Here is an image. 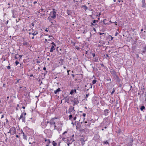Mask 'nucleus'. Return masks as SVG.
<instances>
[{"label": "nucleus", "mask_w": 146, "mask_h": 146, "mask_svg": "<svg viewBox=\"0 0 146 146\" xmlns=\"http://www.w3.org/2000/svg\"><path fill=\"white\" fill-rule=\"evenodd\" d=\"M21 80L20 79L19 80V79L17 80V82H16V84H17V83H19V80Z\"/></svg>", "instance_id": "obj_39"}, {"label": "nucleus", "mask_w": 146, "mask_h": 146, "mask_svg": "<svg viewBox=\"0 0 146 146\" xmlns=\"http://www.w3.org/2000/svg\"><path fill=\"white\" fill-rule=\"evenodd\" d=\"M11 130H10L9 131V132H8V133H10V134H11Z\"/></svg>", "instance_id": "obj_52"}, {"label": "nucleus", "mask_w": 146, "mask_h": 146, "mask_svg": "<svg viewBox=\"0 0 146 146\" xmlns=\"http://www.w3.org/2000/svg\"><path fill=\"white\" fill-rule=\"evenodd\" d=\"M97 82V80H94L92 82V83L93 84H95Z\"/></svg>", "instance_id": "obj_26"}, {"label": "nucleus", "mask_w": 146, "mask_h": 146, "mask_svg": "<svg viewBox=\"0 0 146 146\" xmlns=\"http://www.w3.org/2000/svg\"><path fill=\"white\" fill-rule=\"evenodd\" d=\"M82 7L85 10L87 9V7L85 5H82Z\"/></svg>", "instance_id": "obj_17"}, {"label": "nucleus", "mask_w": 146, "mask_h": 146, "mask_svg": "<svg viewBox=\"0 0 146 146\" xmlns=\"http://www.w3.org/2000/svg\"><path fill=\"white\" fill-rule=\"evenodd\" d=\"M37 3V2L36 1H35L33 3H34V4H36V3Z\"/></svg>", "instance_id": "obj_47"}, {"label": "nucleus", "mask_w": 146, "mask_h": 146, "mask_svg": "<svg viewBox=\"0 0 146 146\" xmlns=\"http://www.w3.org/2000/svg\"><path fill=\"white\" fill-rule=\"evenodd\" d=\"M67 132L66 131H65L63 133V135L65 134V133H67Z\"/></svg>", "instance_id": "obj_58"}, {"label": "nucleus", "mask_w": 146, "mask_h": 146, "mask_svg": "<svg viewBox=\"0 0 146 146\" xmlns=\"http://www.w3.org/2000/svg\"><path fill=\"white\" fill-rule=\"evenodd\" d=\"M73 90L74 91V92H76V90Z\"/></svg>", "instance_id": "obj_63"}, {"label": "nucleus", "mask_w": 146, "mask_h": 146, "mask_svg": "<svg viewBox=\"0 0 146 146\" xmlns=\"http://www.w3.org/2000/svg\"><path fill=\"white\" fill-rule=\"evenodd\" d=\"M145 108L143 106H141L140 108V110L141 111H143V110L145 109Z\"/></svg>", "instance_id": "obj_21"}, {"label": "nucleus", "mask_w": 146, "mask_h": 146, "mask_svg": "<svg viewBox=\"0 0 146 146\" xmlns=\"http://www.w3.org/2000/svg\"><path fill=\"white\" fill-rule=\"evenodd\" d=\"M50 17L53 19H54L56 18V13L55 9H53L52 11L50 12Z\"/></svg>", "instance_id": "obj_3"}, {"label": "nucleus", "mask_w": 146, "mask_h": 146, "mask_svg": "<svg viewBox=\"0 0 146 146\" xmlns=\"http://www.w3.org/2000/svg\"><path fill=\"white\" fill-rule=\"evenodd\" d=\"M60 91V88H58L56 90H54V93L55 94H57V92Z\"/></svg>", "instance_id": "obj_15"}, {"label": "nucleus", "mask_w": 146, "mask_h": 146, "mask_svg": "<svg viewBox=\"0 0 146 146\" xmlns=\"http://www.w3.org/2000/svg\"><path fill=\"white\" fill-rule=\"evenodd\" d=\"M38 34V33L37 31H36L35 32H32L31 34L32 35L34 36L35 35H37Z\"/></svg>", "instance_id": "obj_13"}, {"label": "nucleus", "mask_w": 146, "mask_h": 146, "mask_svg": "<svg viewBox=\"0 0 146 146\" xmlns=\"http://www.w3.org/2000/svg\"><path fill=\"white\" fill-rule=\"evenodd\" d=\"M86 114L85 113H83L82 115L84 117H85L86 116Z\"/></svg>", "instance_id": "obj_42"}, {"label": "nucleus", "mask_w": 146, "mask_h": 146, "mask_svg": "<svg viewBox=\"0 0 146 146\" xmlns=\"http://www.w3.org/2000/svg\"><path fill=\"white\" fill-rule=\"evenodd\" d=\"M75 104H75L74 103V104H73V107H74V106Z\"/></svg>", "instance_id": "obj_55"}, {"label": "nucleus", "mask_w": 146, "mask_h": 146, "mask_svg": "<svg viewBox=\"0 0 146 146\" xmlns=\"http://www.w3.org/2000/svg\"><path fill=\"white\" fill-rule=\"evenodd\" d=\"M110 111L108 109H106L104 110V114L105 116H106L108 115V113H109Z\"/></svg>", "instance_id": "obj_9"}, {"label": "nucleus", "mask_w": 146, "mask_h": 146, "mask_svg": "<svg viewBox=\"0 0 146 146\" xmlns=\"http://www.w3.org/2000/svg\"><path fill=\"white\" fill-rule=\"evenodd\" d=\"M7 68L8 69H10L11 68V67L9 66H7Z\"/></svg>", "instance_id": "obj_38"}, {"label": "nucleus", "mask_w": 146, "mask_h": 146, "mask_svg": "<svg viewBox=\"0 0 146 146\" xmlns=\"http://www.w3.org/2000/svg\"><path fill=\"white\" fill-rule=\"evenodd\" d=\"M74 107L70 106L68 110V113L70 115L69 116V120L72 121V114H74L75 113V110H74Z\"/></svg>", "instance_id": "obj_1"}, {"label": "nucleus", "mask_w": 146, "mask_h": 146, "mask_svg": "<svg viewBox=\"0 0 146 146\" xmlns=\"http://www.w3.org/2000/svg\"><path fill=\"white\" fill-rule=\"evenodd\" d=\"M5 84H3V87H5Z\"/></svg>", "instance_id": "obj_61"}, {"label": "nucleus", "mask_w": 146, "mask_h": 146, "mask_svg": "<svg viewBox=\"0 0 146 146\" xmlns=\"http://www.w3.org/2000/svg\"><path fill=\"white\" fill-rule=\"evenodd\" d=\"M89 94H86V96L85 97V98H87L88 96H89Z\"/></svg>", "instance_id": "obj_33"}, {"label": "nucleus", "mask_w": 146, "mask_h": 146, "mask_svg": "<svg viewBox=\"0 0 146 146\" xmlns=\"http://www.w3.org/2000/svg\"><path fill=\"white\" fill-rule=\"evenodd\" d=\"M90 124H91V123H88L87 124H85V125L86 126H90Z\"/></svg>", "instance_id": "obj_32"}, {"label": "nucleus", "mask_w": 146, "mask_h": 146, "mask_svg": "<svg viewBox=\"0 0 146 146\" xmlns=\"http://www.w3.org/2000/svg\"><path fill=\"white\" fill-rule=\"evenodd\" d=\"M111 73L113 76H117V77L116 76V73L115 71L114 70L112 71L111 72Z\"/></svg>", "instance_id": "obj_11"}, {"label": "nucleus", "mask_w": 146, "mask_h": 146, "mask_svg": "<svg viewBox=\"0 0 146 146\" xmlns=\"http://www.w3.org/2000/svg\"><path fill=\"white\" fill-rule=\"evenodd\" d=\"M82 122H81V123H79V122H78L77 123V126H81V124H82Z\"/></svg>", "instance_id": "obj_24"}, {"label": "nucleus", "mask_w": 146, "mask_h": 146, "mask_svg": "<svg viewBox=\"0 0 146 146\" xmlns=\"http://www.w3.org/2000/svg\"><path fill=\"white\" fill-rule=\"evenodd\" d=\"M106 19H105L103 21V23H104V24L105 25H106V23L105 22V21H106Z\"/></svg>", "instance_id": "obj_40"}, {"label": "nucleus", "mask_w": 146, "mask_h": 146, "mask_svg": "<svg viewBox=\"0 0 146 146\" xmlns=\"http://www.w3.org/2000/svg\"><path fill=\"white\" fill-rule=\"evenodd\" d=\"M107 80L109 82V83H110L111 81V79L109 78V79H107Z\"/></svg>", "instance_id": "obj_34"}, {"label": "nucleus", "mask_w": 146, "mask_h": 146, "mask_svg": "<svg viewBox=\"0 0 146 146\" xmlns=\"http://www.w3.org/2000/svg\"><path fill=\"white\" fill-rule=\"evenodd\" d=\"M94 61L95 62H97L98 61V57H96L94 58Z\"/></svg>", "instance_id": "obj_20"}, {"label": "nucleus", "mask_w": 146, "mask_h": 146, "mask_svg": "<svg viewBox=\"0 0 146 146\" xmlns=\"http://www.w3.org/2000/svg\"><path fill=\"white\" fill-rule=\"evenodd\" d=\"M15 63L16 65L17 66L18 64H19V62L18 61H17L15 62Z\"/></svg>", "instance_id": "obj_31"}, {"label": "nucleus", "mask_w": 146, "mask_h": 146, "mask_svg": "<svg viewBox=\"0 0 146 146\" xmlns=\"http://www.w3.org/2000/svg\"><path fill=\"white\" fill-rule=\"evenodd\" d=\"M20 66H22V67H23V64H20Z\"/></svg>", "instance_id": "obj_60"}, {"label": "nucleus", "mask_w": 146, "mask_h": 146, "mask_svg": "<svg viewBox=\"0 0 146 146\" xmlns=\"http://www.w3.org/2000/svg\"><path fill=\"white\" fill-rule=\"evenodd\" d=\"M104 144H107L109 143L107 141H105L103 142Z\"/></svg>", "instance_id": "obj_29"}, {"label": "nucleus", "mask_w": 146, "mask_h": 146, "mask_svg": "<svg viewBox=\"0 0 146 146\" xmlns=\"http://www.w3.org/2000/svg\"><path fill=\"white\" fill-rule=\"evenodd\" d=\"M51 44H52V45H56L53 42H52L51 43Z\"/></svg>", "instance_id": "obj_46"}, {"label": "nucleus", "mask_w": 146, "mask_h": 146, "mask_svg": "<svg viewBox=\"0 0 146 146\" xmlns=\"http://www.w3.org/2000/svg\"><path fill=\"white\" fill-rule=\"evenodd\" d=\"M111 40H112L113 39V37H112L111 36Z\"/></svg>", "instance_id": "obj_54"}, {"label": "nucleus", "mask_w": 146, "mask_h": 146, "mask_svg": "<svg viewBox=\"0 0 146 146\" xmlns=\"http://www.w3.org/2000/svg\"><path fill=\"white\" fill-rule=\"evenodd\" d=\"M76 48L77 50H78L79 49V48L78 46H76Z\"/></svg>", "instance_id": "obj_43"}, {"label": "nucleus", "mask_w": 146, "mask_h": 146, "mask_svg": "<svg viewBox=\"0 0 146 146\" xmlns=\"http://www.w3.org/2000/svg\"><path fill=\"white\" fill-rule=\"evenodd\" d=\"M41 125L42 127L43 128H45L47 126L44 123V122L42 123Z\"/></svg>", "instance_id": "obj_14"}, {"label": "nucleus", "mask_w": 146, "mask_h": 146, "mask_svg": "<svg viewBox=\"0 0 146 146\" xmlns=\"http://www.w3.org/2000/svg\"><path fill=\"white\" fill-rule=\"evenodd\" d=\"M56 119V118L54 117L51 119L49 121V123L50 124V128H52V125H54V128H52V130L55 129H56V126L55 125V122L54 119Z\"/></svg>", "instance_id": "obj_2"}, {"label": "nucleus", "mask_w": 146, "mask_h": 146, "mask_svg": "<svg viewBox=\"0 0 146 146\" xmlns=\"http://www.w3.org/2000/svg\"><path fill=\"white\" fill-rule=\"evenodd\" d=\"M56 46V45H52L51 46V48L50 50V52H52L55 49V47Z\"/></svg>", "instance_id": "obj_10"}, {"label": "nucleus", "mask_w": 146, "mask_h": 146, "mask_svg": "<svg viewBox=\"0 0 146 146\" xmlns=\"http://www.w3.org/2000/svg\"><path fill=\"white\" fill-rule=\"evenodd\" d=\"M43 10H44V9H40L39 10V11H40L41 12V11H43Z\"/></svg>", "instance_id": "obj_50"}, {"label": "nucleus", "mask_w": 146, "mask_h": 146, "mask_svg": "<svg viewBox=\"0 0 146 146\" xmlns=\"http://www.w3.org/2000/svg\"><path fill=\"white\" fill-rule=\"evenodd\" d=\"M26 113H22L21 115V116L19 119H22L23 121L25 122V116L23 117V116L24 115L25 116L26 115Z\"/></svg>", "instance_id": "obj_5"}, {"label": "nucleus", "mask_w": 146, "mask_h": 146, "mask_svg": "<svg viewBox=\"0 0 146 146\" xmlns=\"http://www.w3.org/2000/svg\"><path fill=\"white\" fill-rule=\"evenodd\" d=\"M43 70L46 71V68L45 67H44L43 68Z\"/></svg>", "instance_id": "obj_48"}, {"label": "nucleus", "mask_w": 146, "mask_h": 146, "mask_svg": "<svg viewBox=\"0 0 146 146\" xmlns=\"http://www.w3.org/2000/svg\"><path fill=\"white\" fill-rule=\"evenodd\" d=\"M52 144L53 145V146H56L57 143H55L54 141H53L52 142Z\"/></svg>", "instance_id": "obj_27"}, {"label": "nucleus", "mask_w": 146, "mask_h": 146, "mask_svg": "<svg viewBox=\"0 0 146 146\" xmlns=\"http://www.w3.org/2000/svg\"><path fill=\"white\" fill-rule=\"evenodd\" d=\"M104 34V33H99V34L100 35H103V34Z\"/></svg>", "instance_id": "obj_49"}, {"label": "nucleus", "mask_w": 146, "mask_h": 146, "mask_svg": "<svg viewBox=\"0 0 146 146\" xmlns=\"http://www.w3.org/2000/svg\"><path fill=\"white\" fill-rule=\"evenodd\" d=\"M73 90H71V91L70 92V94H73L74 93V91Z\"/></svg>", "instance_id": "obj_30"}, {"label": "nucleus", "mask_w": 146, "mask_h": 146, "mask_svg": "<svg viewBox=\"0 0 146 146\" xmlns=\"http://www.w3.org/2000/svg\"><path fill=\"white\" fill-rule=\"evenodd\" d=\"M76 127L77 130L79 131L80 132H82L84 130V129L82 128L81 126H76Z\"/></svg>", "instance_id": "obj_8"}, {"label": "nucleus", "mask_w": 146, "mask_h": 146, "mask_svg": "<svg viewBox=\"0 0 146 146\" xmlns=\"http://www.w3.org/2000/svg\"><path fill=\"white\" fill-rule=\"evenodd\" d=\"M115 92V88H113V91H112V92H111V95H112L113 93Z\"/></svg>", "instance_id": "obj_28"}, {"label": "nucleus", "mask_w": 146, "mask_h": 146, "mask_svg": "<svg viewBox=\"0 0 146 146\" xmlns=\"http://www.w3.org/2000/svg\"><path fill=\"white\" fill-rule=\"evenodd\" d=\"M133 142V140L132 139L130 140L129 143H128V146H132Z\"/></svg>", "instance_id": "obj_16"}, {"label": "nucleus", "mask_w": 146, "mask_h": 146, "mask_svg": "<svg viewBox=\"0 0 146 146\" xmlns=\"http://www.w3.org/2000/svg\"><path fill=\"white\" fill-rule=\"evenodd\" d=\"M22 132H23V138L25 139L26 140H27V136L25 135L24 133L23 132V131H22Z\"/></svg>", "instance_id": "obj_23"}, {"label": "nucleus", "mask_w": 146, "mask_h": 146, "mask_svg": "<svg viewBox=\"0 0 146 146\" xmlns=\"http://www.w3.org/2000/svg\"><path fill=\"white\" fill-rule=\"evenodd\" d=\"M13 18H16V17L14 15V11H13Z\"/></svg>", "instance_id": "obj_35"}, {"label": "nucleus", "mask_w": 146, "mask_h": 146, "mask_svg": "<svg viewBox=\"0 0 146 146\" xmlns=\"http://www.w3.org/2000/svg\"><path fill=\"white\" fill-rule=\"evenodd\" d=\"M29 44V43L28 42H26L25 41L23 43V45H24L27 46Z\"/></svg>", "instance_id": "obj_19"}, {"label": "nucleus", "mask_w": 146, "mask_h": 146, "mask_svg": "<svg viewBox=\"0 0 146 146\" xmlns=\"http://www.w3.org/2000/svg\"><path fill=\"white\" fill-rule=\"evenodd\" d=\"M19 20H20V19H19L18 20L17 19H16V21L17 22H18L19 21Z\"/></svg>", "instance_id": "obj_51"}, {"label": "nucleus", "mask_w": 146, "mask_h": 146, "mask_svg": "<svg viewBox=\"0 0 146 146\" xmlns=\"http://www.w3.org/2000/svg\"><path fill=\"white\" fill-rule=\"evenodd\" d=\"M30 76L31 77H32L33 76V74L31 75Z\"/></svg>", "instance_id": "obj_59"}, {"label": "nucleus", "mask_w": 146, "mask_h": 146, "mask_svg": "<svg viewBox=\"0 0 146 146\" xmlns=\"http://www.w3.org/2000/svg\"><path fill=\"white\" fill-rule=\"evenodd\" d=\"M76 116H77V114H76V115H72V116H73V117H74L73 119H72V120H75L76 119Z\"/></svg>", "instance_id": "obj_18"}, {"label": "nucleus", "mask_w": 146, "mask_h": 146, "mask_svg": "<svg viewBox=\"0 0 146 146\" xmlns=\"http://www.w3.org/2000/svg\"><path fill=\"white\" fill-rule=\"evenodd\" d=\"M86 140V139H85L84 137L82 136L80 139V141L82 145H84L85 144V142Z\"/></svg>", "instance_id": "obj_4"}, {"label": "nucleus", "mask_w": 146, "mask_h": 146, "mask_svg": "<svg viewBox=\"0 0 146 146\" xmlns=\"http://www.w3.org/2000/svg\"><path fill=\"white\" fill-rule=\"evenodd\" d=\"M72 102H73L75 104H78L79 102L78 100V99L77 98H74L73 100L72 101Z\"/></svg>", "instance_id": "obj_7"}, {"label": "nucleus", "mask_w": 146, "mask_h": 146, "mask_svg": "<svg viewBox=\"0 0 146 146\" xmlns=\"http://www.w3.org/2000/svg\"><path fill=\"white\" fill-rule=\"evenodd\" d=\"M17 55L18 56H19V57L20 58H21L23 56V55Z\"/></svg>", "instance_id": "obj_36"}, {"label": "nucleus", "mask_w": 146, "mask_h": 146, "mask_svg": "<svg viewBox=\"0 0 146 146\" xmlns=\"http://www.w3.org/2000/svg\"><path fill=\"white\" fill-rule=\"evenodd\" d=\"M4 117V115L3 114L2 115V116H1V118H3Z\"/></svg>", "instance_id": "obj_57"}, {"label": "nucleus", "mask_w": 146, "mask_h": 146, "mask_svg": "<svg viewBox=\"0 0 146 146\" xmlns=\"http://www.w3.org/2000/svg\"><path fill=\"white\" fill-rule=\"evenodd\" d=\"M11 131V134L13 135L16 133V128L14 127H12L10 129Z\"/></svg>", "instance_id": "obj_6"}, {"label": "nucleus", "mask_w": 146, "mask_h": 146, "mask_svg": "<svg viewBox=\"0 0 146 146\" xmlns=\"http://www.w3.org/2000/svg\"><path fill=\"white\" fill-rule=\"evenodd\" d=\"M92 55L93 57H94L95 56V53H92Z\"/></svg>", "instance_id": "obj_41"}, {"label": "nucleus", "mask_w": 146, "mask_h": 146, "mask_svg": "<svg viewBox=\"0 0 146 146\" xmlns=\"http://www.w3.org/2000/svg\"><path fill=\"white\" fill-rule=\"evenodd\" d=\"M17 56H18L17 55H16L15 56V58L16 59H17L18 58V57H17Z\"/></svg>", "instance_id": "obj_44"}, {"label": "nucleus", "mask_w": 146, "mask_h": 146, "mask_svg": "<svg viewBox=\"0 0 146 146\" xmlns=\"http://www.w3.org/2000/svg\"><path fill=\"white\" fill-rule=\"evenodd\" d=\"M118 34V33H117V32H116L115 34V36H117Z\"/></svg>", "instance_id": "obj_53"}, {"label": "nucleus", "mask_w": 146, "mask_h": 146, "mask_svg": "<svg viewBox=\"0 0 146 146\" xmlns=\"http://www.w3.org/2000/svg\"><path fill=\"white\" fill-rule=\"evenodd\" d=\"M87 85H88V86H89L90 88H92V84H89V83H88L87 84Z\"/></svg>", "instance_id": "obj_25"}, {"label": "nucleus", "mask_w": 146, "mask_h": 146, "mask_svg": "<svg viewBox=\"0 0 146 146\" xmlns=\"http://www.w3.org/2000/svg\"><path fill=\"white\" fill-rule=\"evenodd\" d=\"M36 62L37 63H39L40 62L39 61H36Z\"/></svg>", "instance_id": "obj_56"}, {"label": "nucleus", "mask_w": 146, "mask_h": 146, "mask_svg": "<svg viewBox=\"0 0 146 146\" xmlns=\"http://www.w3.org/2000/svg\"><path fill=\"white\" fill-rule=\"evenodd\" d=\"M49 37H52V38H50L49 40H49L50 41L52 40H53L54 39V38L53 37V36L51 35H49Z\"/></svg>", "instance_id": "obj_22"}, {"label": "nucleus", "mask_w": 146, "mask_h": 146, "mask_svg": "<svg viewBox=\"0 0 146 146\" xmlns=\"http://www.w3.org/2000/svg\"><path fill=\"white\" fill-rule=\"evenodd\" d=\"M16 137L18 138L19 137V136L18 135H16Z\"/></svg>", "instance_id": "obj_64"}, {"label": "nucleus", "mask_w": 146, "mask_h": 146, "mask_svg": "<svg viewBox=\"0 0 146 146\" xmlns=\"http://www.w3.org/2000/svg\"><path fill=\"white\" fill-rule=\"evenodd\" d=\"M142 7L143 8L145 7V5H146L145 0H142Z\"/></svg>", "instance_id": "obj_12"}, {"label": "nucleus", "mask_w": 146, "mask_h": 146, "mask_svg": "<svg viewBox=\"0 0 146 146\" xmlns=\"http://www.w3.org/2000/svg\"><path fill=\"white\" fill-rule=\"evenodd\" d=\"M45 42H46L47 41V40L46 39H45Z\"/></svg>", "instance_id": "obj_62"}, {"label": "nucleus", "mask_w": 146, "mask_h": 146, "mask_svg": "<svg viewBox=\"0 0 146 146\" xmlns=\"http://www.w3.org/2000/svg\"><path fill=\"white\" fill-rule=\"evenodd\" d=\"M48 141V143H50V141L49 139L45 140V141Z\"/></svg>", "instance_id": "obj_37"}, {"label": "nucleus", "mask_w": 146, "mask_h": 146, "mask_svg": "<svg viewBox=\"0 0 146 146\" xmlns=\"http://www.w3.org/2000/svg\"><path fill=\"white\" fill-rule=\"evenodd\" d=\"M96 20H94L93 21V23H96Z\"/></svg>", "instance_id": "obj_45"}]
</instances>
